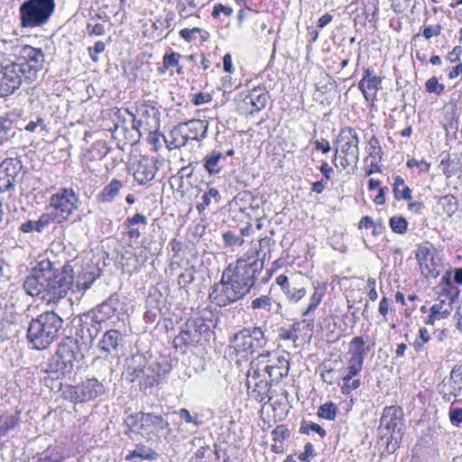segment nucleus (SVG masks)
I'll return each instance as SVG.
<instances>
[{"mask_svg":"<svg viewBox=\"0 0 462 462\" xmlns=\"http://www.w3.org/2000/svg\"><path fill=\"white\" fill-rule=\"evenodd\" d=\"M96 277H79L74 281V271L69 263L58 267L56 263L43 259L36 263L25 278L23 287L26 294L45 300L47 304H58L71 291L84 292L89 289Z\"/></svg>","mask_w":462,"mask_h":462,"instance_id":"nucleus-1","label":"nucleus"},{"mask_svg":"<svg viewBox=\"0 0 462 462\" xmlns=\"http://www.w3.org/2000/svg\"><path fill=\"white\" fill-rule=\"evenodd\" d=\"M258 270L257 263L251 266L244 263L243 260H236L235 267L228 264L222 273L220 282L215 283L209 292L211 302L219 307H226L243 299L254 286V274Z\"/></svg>","mask_w":462,"mask_h":462,"instance_id":"nucleus-2","label":"nucleus"},{"mask_svg":"<svg viewBox=\"0 0 462 462\" xmlns=\"http://www.w3.org/2000/svg\"><path fill=\"white\" fill-rule=\"evenodd\" d=\"M16 61L5 65L19 88L23 84L29 85L36 81L45 65V54L41 48L31 45H22L16 49Z\"/></svg>","mask_w":462,"mask_h":462,"instance_id":"nucleus-3","label":"nucleus"},{"mask_svg":"<svg viewBox=\"0 0 462 462\" xmlns=\"http://www.w3.org/2000/svg\"><path fill=\"white\" fill-rule=\"evenodd\" d=\"M62 324L63 318L55 310L44 311L32 319L27 329V339L32 348H47L59 337Z\"/></svg>","mask_w":462,"mask_h":462,"instance_id":"nucleus-4","label":"nucleus"},{"mask_svg":"<svg viewBox=\"0 0 462 462\" xmlns=\"http://www.w3.org/2000/svg\"><path fill=\"white\" fill-rule=\"evenodd\" d=\"M382 438H386V448L394 452L400 446L405 431L403 410L401 406L392 405L383 409L378 428Z\"/></svg>","mask_w":462,"mask_h":462,"instance_id":"nucleus-5","label":"nucleus"},{"mask_svg":"<svg viewBox=\"0 0 462 462\" xmlns=\"http://www.w3.org/2000/svg\"><path fill=\"white\" fill-rule=\"evenodd\" d=\"M359 137L356 131L346 126L340 130L335 143L333 163L336 168L346 170L349 166L356 167L359 161Z\"/></svg>","mask_w":462,"mask_h":462,"instance_id":"nucleus-6","label":"nucleus"},{"mask_svg":"<svg viewBox=\"0 0 462 462\" xmlns=\"http://www.w3.org/2000/svg\"><path fill=\"white\" fill-rule=\"evenodd\" d=\"M211 326L212 321L203 318L188 319L173 339L174 348L184 354L189 347L197 346L209 337Z\"/></svg>","mask_w":462,"mask_h":462,"instance_id":"nucleus-7","label":"nucleus"},{"mask_svg":"<svg viewBox=\"0 0 462 462\" xmlns=\"http://www.w3.org/2000/svg\"><path fill=\"white\" fill-rule=\"evenodd\" d=\"M55 0H26L19 7L23 28H36L46 24L55 10Z\"/></svg>","mask_w":462,"mask_h":462,"instance_id":"nucleus-8","label":"nucleus"},{"mask_svg":"<svg viewBox=\"0 0 462 462\" xmlns=\"http://www.w3.org/2000/svg\"><path fill=\"white\" fill-rule=\"evenodd\" d=\"M234 350L243 357L252 356L263 349L268 338L262 327L245 328L236 332L230 339Z\"/></svg>","mask_w":462,"mask_h":462,"instance_id":"nucleus-9","label":"nucleus"},{"mask_svg":"<svg viewBox=\"0 0 462 462\" xmlns=\"http://www.w3.org/2000/svg\"><path fill=\"white\" fill-rule=\"evenodd\" d=\"M78 346L67 344L60 345L56 353L50 358L45 372L51 379H60L71 374L74 363L81 355L76 351Z\"/></svg>","mask_w":462,"mask_h":462,"instance_id":"nucleus-10","label":"nucleus"},{"mask_svg":"<svg viewBox=\"0 0 462 462\" xmlns=\"http://www.w3.org/2000/svg\"><path fill=\"white\" fill-rule=\"evenodd\" d=\"M79 199L72 189L62 188L50 199L51 214L53 223L60 224L67 221L78 210Z\"/></svg>","mask_w":462,"mask_h":462,"instance_id":"nucleus-11","label":"nucleus"},{"mask_svg":"<svg viewBox=\"0 0 462 462\" xmlns=\"http://www.w3.org/2000/svg\"><path fill=\"white\" fill-rule=\"evenodd\" d=\"M208 122L200 119H191L179 124L171 133L173 140L171 145L179 148L186 144L188 140L200 142L208 136Z\"/></svg>","mask_w":462,"mask_h":462,"instance_id":"nucleus-12","label":"nucleus"},{"mask_svg":"<svg viewBox=\"0 0 462 462\" xmlns=\"http://www.w3.org/2000/svg\"><path fill=\"white\" fill-rule=\"evenodd\" d=\"M106 386L96 378H88L79 384L68 386L64 391L67 400L74 403L92 401L106 393Z\"/></svg>","mask_w":462,"mask_h":462,"instance_id":"nucleus-13","label":"nucleus"},{"mask_svg":"<svg viewBox=\"0 0 462 462\" xmlns=\"http://www.w3.org/2000/svg\"><path fill=\"white\" fill-rule=\"evenodd\" d=\"M275 246V241L271 237H263L254 244L251 249L237 260H243L244 263L250 264L251 266L255 263L259 265L258 272L255 273L254 277L257 280L258 276L263 269L265 261L272 259V254Z\"/></svg>","mask_w":462,"mask_h":462,"instance_id":"nucleus-14","label":"nucleus"},{"mask_svg":"<svg viewBox=\"0 0 462 462\" xmlns=\"http://www.w3.org/2000/svg\"><path fill=\"white\" fill-rule=\"evenodd\" d=\"M270 356V352L258 355L253 361L258 362L260 372L268 377L273 385L278 384L282 378L286 377L290 370V363L283 356L278 357L275 361L265 360Z\"/></svg>","mask_w":462,"mask_h":462,"instance_id":"nucleus-15","label":"nucleus"},{"mask_svg":"<svg viewBox=\"0 0 462 462\" xmlns=\"http://www.w3.org/2000/svg\"><path fill=\"white\" fill-rule=\"evenodd\" d=\"M260 370L258 362H254L252 360L250 363V368L247 371L246 380L248 388L253 384L251 396L259 402L268 397L269 392L273 386V383H271L268 377H266L265 374H263V372H260Z\"/></svg>","mask_w":462,"mask_h":462,"instance_id":"nucleus-16","label":"nucleus"},{"mask_svg":"<svg viewBox=\"0 0 462 462\" xmlns=\"http://www.w3.org/2000/svg\"><path fill=\"white\" fill-rule=\"evenodd\" d=\"M170 371V365L167 361H149L145 368L142 370L138 379L141 387L152 388L157 385L165 374Z\"/></svg>","mask_w":462,"mask_h":462,"instance_id":"nucleus-17","label":"nucleus"},{"mask_svg":"<svg viewBox=\"0 0 462 462\" xmlns=\"http://www.w3.org/2000/svg\"><path fill=\"white\" fill-rule=\"evenodd\" d=\"M101 329L102 323L97 322L95 316L89 312H86L79 317V324L76 336L77 337H79L82 344L90 346Z\"/></svg>","mask_w":462,"mask_h":462,"instance_id":"nucleus-18","label":"nucleus"},{"mask_svg":"<svg viewBox=\"0 0 462 462\" xmlns=\"http://www.w3.org/2000/svg\"><path fill=\"white\" fill-rule=\"evenodd\" d=\"M370 347L365 346L364 338L360 336L355 337L349 343L351 356L348 360L347 369L351 374H359L363 368L365 357Z\"/></svg>","mask_w":462,"mask_h":462,"instance_id":"nucleus-19","label":"nucleus"},{"mask_svg":"<svg viewBox=\"0 0 462 462\" xmlns=\"http://www.w3.org/2000/svg\"><path fill=\"white\" fill-rule=\"evenodd\" d=\"M159 161L155 158L143 157L136 164L133 176L139 185H146L152 180L159 171Z\"/></svg>","mask_w":462,"mask_h":462,"instance_id":"nucleus-20","label":"nucleus"},{"mask_svg":"<svg viewBox=\"0 0 462 462\" xmlns=\"http://www.w3.org/2000/svg\"><path fill=\"white\" fill-rule=\"evenodd\" d=\"M124 336L117 329L106 330L98 342V350L105 356H116L119 349L123 347Z\"/></svg>","mask_w":462,"mask_h":462,"instance_id":"nucleus-21","label":"nucleus"},{"mask_svg":"<svg viewBox=\"0 0 462 462\" xmlns=\"http://www.w3.org/2000/svg\"><path fill=\"white\" fill-rule=\"evenodd\" d=\"M167 414L156 415L153 412H144L142 415L143 431L144 433L158 434L164 430H168L170 423L168 422Z\"/></svg>","mask_w":462,"mask_h":462,"instance_id":"nucleus-22","label":"nucleus"},{"mask_svg":"<svg viewBox=\"0 0 462 462\" xmlns=\"http://www.w3.org/2000/svg\"><path fill=\"white\" fill-rule=\"evenodd\" d=\"M137 116L144 122L145 131H156L160 126V112L149 104L143 103L136 109Z\"/></svg>","mask_w":462,"mask_h":462,"instance_id":"nucleus-23","label":"nucleus"},{"mask_svg":"<svg viewBox=\"0 0 462 462\" xmlns=\"http://www.w3.org/2000/svg\"><path fill=\"white\" fill-rule=\"evenodd\" d=\"M149 360L145 354L137 352L125 359L126 379L134 382Z\"/></svg>","mask_w":462,"mask_h":462,"instance_id":"nucleus-24","label":"nucleus"},{"mask_svg":"<svg viewBox=\"0 0 462 462\" xmlns=\"http://www.w3.org/2000/svg\"><path fill=\"white\" fill-rule=\"evenodd\" d=\"M224 162L225 155L222 152L217 150H212L208 152L202 160L203 168L209 175H216L222 172L225 167Z\"/></svg>","mask_w":462,"mask_h":462,"instance_id":"nucleus-25","label":"nucleus"},{"mask_svg":"<svg viewBox=\"0 0 462 462\" xmlns=\"http://www.w3.org/2000/svg\"><path fill=\"white\" fill-rule=\"evenodd\" d=\"M447 390L455 394L453 402H462V365H455L450 371L447 382H443Z\"/></svg>","mask_w":462,"mask_h":462,"instance_id":"nucleus-26","label":"nucleus"},{"mask_svg":"<svg viewBox=\"0 0 462 462\" xmlns=\"http://www.w3.org/2000/svg\"><path fill=\"white\" fill-rule=\"evenodd\" d=\"M51 223H53V217L49 213H44L42 214L37 220H26L20 226L19 229L23 233H42Z\"/></svg>","mask_w":462,"mask_h":462,"instance_id":"nucleus-27","label":"nucleus"},{"mask_svg":"<svg viewBox=\"0 0 462 462\" xmlns=\"http://www.w3.org/2000/svg\"><path fill=\"white\" fill-rule=\"evenodd\" d=\"M147 222V217L140 213H136L133 217H127L124 222V226L126 230L127 236L132 239L140 238L142 234L140 230L137 227H135V226L146 225Z\"/></svg>","mask_w":462,"mask_h":462,"instance_id":"nucleus-28","label":"nucleus"},{"mask_svg":"<svg viewBox=\"0 0 462 462\" xmlns=\"http://www.w3.org/2000/svg\"><path fill=\"white\" fill-rule=\"evenodd\" d=\"M122 188L123 183L116 179H113L97 196V201L102 203H111L119 194V191Z\"/></svg>","mask_w":462,"mask_h":462,"instance_id":"nucleus-29","label":"nucleus"},{"mask_svg":"<svg viewBox=\"0 0 462 462\" xmlns=\"http://www.w3.org/2000/svg\"><path fill=\"white\" fill-rule=\"evenodd\" d=\"M268 93L261 88H254L245 97V102L250 103L256 111L263 109L267 105Z\"/></svg>","mask_w":462,"mask_h":462,"instance_id":"nucleus-30","label":"nucleus"},{"mask_svg":"<svg viewBox=\"0 0 462 462\" xmlns=\"http://www.w3.org/2000/svg\"><path fill=\"white\" fill-rule=\"evenodd\" d=\"M1 166L4 168L5 174L10 179L14 186L22 180V177H20L23 168L21 161L17 159H6L2 162Z\"/></svg>","mask_w":462,"mask_h":462,"instance_id":"nucleus-31","label":"nucleus"},{"mask_svg":"<svg viewBox=\"0 0 462 462\" xmlns=\"http://www.w3.org/2000/svg\"><path fill=\"white\" fill-rule=\"evenodd\" d=\"M116 310V308L113 306V300L110 299L109 300L103 302L88 312L95 316V319L97 320V322L103 324L106 319L115 315Z\"/></svg>","mask_w":462,"mask_h":462,"instance_id":"nucleus-32","label":"nucleus"},{"mask_svg":"<svg viewBox=\"0 0 462 462\" xmlns=\"http://www.w3.org/2000/svg\"><path fill=\"white\" fill-rule=\"evenodd\" d=\"M7 72L5 65H1L0 69V97H6L8 95L13 94L15 90L18 89L17 85L14 82V80L10 79V75Z\"/></svg>","mask_w":462,"mask_h":462,"instance_id":"nucleus-33","label":"nucleus"},{"mask_svg":"<svg viewBox=\"0 0 462 462\" xmlns=\"http://www.w3.org/2000/svg\"><path fill=\"white\" fill-rule=\"evenodd\" d=\"M393 192L397 200L404 199L410 201L411 199V189L405 186L404 180L399 175L394 177Z\"/></svg>","mask_w":462,"mask_h":462,"instance_id":"nucleus-34","label":"nucleus"},{"mask_svg":"<svg viewBox=\"0 0 462 462\" xmlns=\"http://www.w3.org/2000/svg\"><path fill=\"white\" fill-rule=\"evenodd\" d=\"M443 303L444 300H441L439 303H435L430 307V313L425 319L427 325H434L436 320L447 319L450 315V310L447 308L444 309Z\"/></svg>","mask_w":462,"mask_h":462,"instance_id":"nucleus-35","label":"nucleus"},{"mask_svg":"<svg viewBox=\"0 0 462 462\" xmlns=\"http://www.w3.org/2000/svg\"><path fill=\"white\" fill-rule=\"evenodd\" d=\"M134 457H141L147 460H154L157 457V454L152 448H147L143 444H138L134 450L129 452L125 457L126 460H131Z\"/></svg>","mask_w":462,"mask_h":462,"instance_id":"nucleus-36","label":"nucleus"},{"mask_svg":"<svg viewBox=\"0 0 462 462\" xmlns=\"http://www.w3.org/2000/svg\"><path fill=\"white\" fill-rule=\"evenodd\" d=\"M16 130H22V128H18L16 124L11 120L5 119L0 122V143L4 141H8L9 139L14 137L16 134Z\"/></svg>","mask_w":462,"mask_h":462,"instance_id":"nucleus-37","label":"nucleus"},{"mask_svg":"<svg viewBox=\"0 0 462 462\" xmlns=\"http://www.w3.org/2000/svg\"><path fill=\"white\" fill-rule=\"evenodd\" d=\"M358 374H351L350 370L347 369V373L342 377V385H341V393L344 395L349 394L352 391L356 390L360 387L361 382L360 379H353L354 376Z\"/></svg>","mask_w":462,"mask_h":462,"instance_id":"nucleus-38","label":"nucleus"},{"mask_svg":"<svg viewBox=\"0 0 462 462\" xmlns=\"http://www.w3.org/2000/svg\"><path fill=\"white\" fill-rule=\"evenodd\" d=\"M286 298L292 302H298L306 295V290L303 286H300L295 281H291V284L283 292Z\"/></svg>","mask_w":462,"mask_h":462,"instance_id":"nucleus-39","label":"nucleus"},{"mask_svg":"<svg viewBox=\"0 0 462 462\" xmlns=\"http://www.w3.org/2000/svg\"><path fill=\"white\" fill-rule=\"evenodd\" d=\"M337 411L338 409L337 405L332 402H328L319 406L317 414L319 418L328 420H334L336 419Z\"/></svg>","mask_w":462,"mask_h":462,"instance_id":"nucleus-40","label":"nucleus"},{"mask_svg":"<svg viewBox=\"0 0 462 462\" xmlns=\"http://www.w3.org/2000/svg\"><path fill=\"white\" fill-rule=\"evenodd\" d=\"M444 212L448 216H453L458 209V202L454 195L448 194L440 199Z\"/></svg>","mask_w":462,"mask_h":462,"instance_id":"nucleus-41","label":"nucleus"},{"mask_svg":"<svg viewBox=\"0 0 462 462\" xmlns=\"http://www.w3.org/2000/svg\"><path fill=\"white\" fill-rule=\"evenodd\" d=\"M223 240L225 243V246H240L244 244V232L240 231L239 234H236L234 231H226L223 234Z\"/></svg>","mask_w":462,"mask_h":462,"instance_id":"nucleus-42","label":"nucleus"},{"mask_svg":"<svg viewBox=\"0 0 462 462\" xmlns=\"http://www.w3.org/2000/svg\"><path fill=\"white\" fill-rule=\"evenodd\" d=\"M415 258L419 262L420 268H423V264L426 262H430V264L434 265L433 254L430 247L426 245H420L415 253Z\"/></svg>","mask_w":462,"mask_h":462,"instance_id":"nucleus-43","label":"nucleus"},{"mask_svg":"<svg viewBox=\"0 0 462 462\" xmlns=\"http://www.w3.org/2000/svg\"><path fill=\"white\" fill-rule=\"evenodd\" d=\"M389 225L394 233L403 235L408 228V222L402 217L393 216L389 219Z\"/></svg>","mask_w":462,"mask_h":462,"instance_id":"nucleus-44","label":"nucleus"},{"mask_svg":"<svg viewBox=\"0 0 462 462\" xmlns=\"http://www.w3.org/2000/svg\"><path fill=\"white\" fill-rule=\"evenodd\" d=\"M143 413V412L132 413L126 417L125 423L131 431H143V420H141Z\"/></svg>","mask_w":462,"mask_h":462,"instance_id":"nucleus-45","label":"nucleus"},{"mask_svg":"<svg viewBox=\"0 0 462 462\" xmlns=\"http://www.w3.org/2000/svg\"><path fill=\"white\" fill-rule=\"evenodd\" d=\"M273 307L272 298L268 295H262L255 298L251 302V308L253 310H264L270 311Z\"/></svg>","mask_w":462,"mask_h":462,"instance_id":"nucleus-46","label":"nucleus"},{"mask_svg":"<svg viewBox=\"0 0 462 462\" xmlns=\"http://www.w3.org/2000/svg\"><path fill=\"white\" fill-rule=\"evenodd\" d=\"M310 431L318 433L321 438H324L327 434L326 430L321 428L320 425L312 421L303 420L300 428V432L302 434H310Z\"/></svg>","mask_w":462,"mask_h":462,"instance_id":"nucleus-47","label":"nucleus"},{"mask_svg":"<svg viewBox=\"0 0 462 462\" xmlns=\"http://www.w3.org/2000/svg\"><path fill=\"white\" fill-rule=\"evenodd\" d=\"M180 420L186 423L192 424L194 427H199L202 424V420L199 419V414L192 415L189 410L182 408L178 412Z\"/></svg>","mask_w":462,"mask_h":462,"instance_id":"nucleus-48","label":"nucleus"},{"mask_svg":"<svg viewBox=\"0 0 462 462\" xmlns=\"http://www.w3.org/2000/svg\"><path fill=\"white\" fill-rule=\"evenodd\" d=\"M18 423V418L14 416L5 417L0 420V437L5 436L13 430Z\"/></svg>","mask_w":462,"mask_h":462,"instance_id":"nucleus-49","label":"nucleus"},{"mask_svg":"<svg viewBox=\"0 0 462 462\" xmlns=\"http://www.w3.org/2000/svg\"><path fill=\"white\" fill-rule=\"evenodd\" d=\"M425 88L427 92L439 96L444 91L445 86L439 83L438 78L433 76L426 81Z\"/></svg>","mask_w":462,"mask_h":462,"instance_id":"nucleus-50","label":"nucleus"},{"mask_svg":"<svg viewBox=\"0 0 462 462\" xmlns=\"http://www.w3.org/2000/svg\"><path fill=\"white\" fill-rule=\"evenodd\" d=\"M322 298H323V293L321 291H319L318 289H316L310 297L308 308L302 313L303 316H308L310 313L313 312L317 309V307L319 305Z\"/></svg>","mask_w":462,"mask_h":462,"instance_id":"nucleus-51","label":"nucleus"},{"mask_svg":"<svg viewBox=\"0 0 462 462\" xmlns=\"http://www.w3.org/2000/svg\"><path fill=\"white\" fill-rule=\"evenodd\" d=\"M181 55L178 52L166 53L163 56V67L165 69L179 66Z\"/></svg>","mask_w":462,"mask_h":462,"instance_id":"nucleus-52","label":"nucleus"},{"mask_svg":"<svg viewBox=\"0 0 462 462\" xmlns=\"http://www.w3.org/2000/svg\"><path fill=\"white\" fill-rule=\"evenodd\" d=\"M106 49L105 42L98 41L97 42L94 46L88 48V53L90 57V59L97 62L98 60L97 54L102 53Z\"/></svg>","mask_w":462,"mask_h":462,"instance_id":"nucleus-53","label":"nucleus"},{"mask_svg":"<svg viewBox=\"0 0 462 462\" xmlns=\"http://www.w3.org/2000/svg\"><path fill=\"white\" fill-rule=\"evenodd\" d=\"M38 128H41V130H46L44 120L41 117H36V120H31L24 125V130L30 133L35 132Z\"/></svg>","mask_w":462,"mask_h":462,"instance_id":"nucleus-54","label":"nucleus"},{"mask_svg":"<svg viewBox=\"0 0 462 462\" xmlns=\"http://www.w3.org/2000/svg\"><path fill=\"white\" fill-rule=\"evenodd\" d=\"M448 418L453 426L458 427L462 423V408H450Z\"/></svg>","mask_w":462,"mask_h":462,"instance_id":"nucleus-55","label":"nucleus"},{"mask_svg":"<svg viewBox=\"0 0 462 462\" xmlns=\"http://www.w3.org/2000/svg\"><path fill=\"white\" fill-rule=\"evenodd\" d=\"M86 29L89 36H101L106 33L105 26L102 23H88Z\"/></svg>","mask_w":462,"mask_h":462,"instance_id":"nucleus-56","label":"nucleus"},{"mask_svg":"<svg viewBox=\"0 0 462 462\" xmlns=\"http://www.w3.org/2000/svg\"><path fill=\"white\" fill-rule=\"evenodd\" d=\"M272 435L274 440L282 441L290 436V430L284 425H279L272 431Z\"/></svg>","mask_w":462,"mask_h":462,"instance_id":"nucleus-57","label":"nucleus"},{"mask_svg":"<svg viewBox=\"0 0 462 462\" xmlns=\"http://www.w3.org/2000/svg\"><path fill=\"white\" fill-rule=\"evenodd\" d=\"M220 198L221 196L217 189L209 188L208 190L203 194L201 199L205 205L209 206L211 199H214L216 201H219Z\"/></svg>","mask_w":462,"mask_h":462,"instance_id":"nucleus-58","label":"nucleus"},{"mask_svg":"<svg viewBox=\"0 0 462 462\" xmlns=\"http://www.w3.org/2000/svg\"><path fill=\"white\" fill-rule=\"evenodd\" d=\"M314 453L315 450L312 444L308 442L305 444L304 451L298 456V458L303 462H309L310 458L314 457Z\"/></svg>","mask_w":462,"mask_h":462,"instance_id":"nucleus-59","label":"nucleus"},{"mask_svg":"<svg viewBox=\"0 0 462 462\" xmlns=\"http://www.w3.org/2000/svg\"><path fill=\"white\" fill-rule=\"evenodd\" d=\"M12 322H0V341H5V339L10 338L12 334Z\"/></svg>","mask_w":462,"mask_h":462,"instance_id":"nucleus-60","label":"nucleus"},{"mask_svg":"<svg viewBox=\"0 0 462 462\" xmlns=\"http://www.w3.org/2000/svg\"><path fill=\"white\" fill-rule=\"evenodd\" d=\"M320 376L323 382L329 385H332L337 380V377L335 375V372L332 368L324 369L321 372Z\"/></svg>","mask_w":462,"mask_h":462,"instance_id":"nucleus-61","label":"nucleus"},{"mask_svg":"<svg viewBox=\"0 0 462 462\" xmlns=\"http://www.w3.org/2000/svg\"><path fill=\"white\" fill-rule=\"evenodd\" d=\"M368 143L370 156H373L374 154H380L382 152L380 142L376 136L373 135Z\"/></svg>","mask_w":462,"mask_h":462,"instance_id":"nucleus-62","label":"nucleus"},{"mask_svg":"<svg viewBox=\"0 0 462 462\" xmlns=\"http://www.w3.org/2000/svg\"><path fill=\"white\" fill-rule=\"evenodd\" d=\"M220 13H223L226 16H229L233 14V8L229 7V6H226L222 4H217L214 6V10L212 12V16L218 17Z\"/></svg>","mask_w":462,"mask_h":462,"instance_id":"nucleus-63","label":"nucleus"},{"mask_svg":"<svg viewBox=\"0 0 462 462\" xmlns=\"http://www.w3.org/2000/svg\"><path fill=\"white\" fill-rule=\"evenodd\" d=\"M440 25H436L434 27L432 26H426L424 27L423 29V32H422V35L426 38V39H430L431 37L433 36H438L439 33H440Z\"/></svg>","mask_w":462,"mask_h":462,"instance_id":"nucleus-64","label":"nucleus"}]
</instances>
